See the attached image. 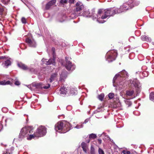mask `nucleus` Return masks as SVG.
Listing matches in <instances>:
<instances>
[{
    "label": "nucleus",
    "mask_w": 154,
    "mask_h": 154,
    "mask_svg": "<svg viewBox=\"0 0 154 154\" xmlns=\"http://www.w3.org/2000/svg\"><path fill=\"white\" fill-rule=\"evenodd\" d=\"M134 114L137 116H139L140 115V113L137 111L134 112Z\"/></svg>",
    "instance_id": "obj_39"
},
{
    "label": "nucleus",
    "mask_w": 154,
    "mask_h": 154,
    "mask_svg": "<svg viewBox=\"0 0 154 154\" xmlns=\"http://www.w3.org/2000/svg\"><path fill=\"white\" fill-rule=\"evenodd\" d=\"M22 45H23V44H22V45H21V46H22Z\"/></svg>",
    "instance_id": "obj_52"
},
{
    "label": "nucleus",
    "mask_w": 154,
    "mask_h": 154,
    "mask_svg": "<svg viewBox=\"0 0 154 154\" xmlns=\"http://www.w3.org/2000/svg\"><path fill=\"white\" fill-rule=\"evenodd\" d=\"M56 76V74H52L49 79L50 82L51 83L53 80L55 78Z\"/></svg>",
    "instance_id": "obj_25"
},
{
    "label": "nucleus",
    "mask_w": 154,
    "mask_h": 154,
    "mask_svg": "<svg viewBox=\"0 0 154 154\" xmlns=\"http://www.w3.org/2000/svg\"><path fill=\"white\" fill-rule=\"evenodd\" d=\"M91 154H95L94 149L92 147H91Z\"/></svg>",
    "instance_id": "obj_34"
},
{
    "label": "nucleus",
    "mask_w": 154,
    "mask_h": 154,
    "mask_svg": "<svg viewBox=\"0 0 154 154\" xmlns=\"http://www.w3.org/2000/svg\"><path fill=\"white\" fill-rule=\"evenodd\" d=\"M10 153H7V152H6L5 153V152L4 153H3V154H10Z\"/></svg>",
    "instance_id": "obj_47"
},
{
    "label": "nucleus",
    "mask_w": 154,
    "mask_h": 154,
    "mask_svg": "<svg viewBox=\"0 0 154 154\" xmlns=\"http://www.w3.org/2000/svg\"><path fill=\"white\" fill-rule=\"evenodd\" d=\"M131 84L136 88V91L137 93H139L141 90V85L138 80L137 79H133L131 83Z\"/></svg>",
    "instance_id": "obj_10"
},
{
    "label": "nucleus",
    "mask_w": 154,
    "mask_h": 154,
    "mask_svg": "<svg viewBox=\"0 0 154 154\" xmlns=\"http://www.w3.org/2000/svg\"><path fill=\"white\" fill-rule=\"evenodd\" d=\"M5 62L3 63V64L5 65L4 66H6L7 67L11 64V62L10 61L7 59H4Z\"/></svg>",
    "instance_id": "obj_19"
},
{
    "label": "nucleus",
    "mask_w": 154,
    "mask_h": 154,
    "mask_svg": "<svg viewBox=\"0 0 154 154\" xmlns=\"http://www.w3.org/2000/svg\"><path fill=\"white\" fill-rule=\"evenodd\" d=\"M83 127V124L81 123L79 124V125H76L75 127V128L77 129H80L81 128Z\"/></svg>",
    "instance_id": "obj_27"
},
{
    "label": "nucleus",
    "mask_w": 154,
    "mask_h": 154,
    "mask_svg": "<svg viewBox=\"0 0 154 154\" xmlns=\"http://www.w3.org/2000/svg\"><path fill=\"white\" fill-rule=\"evenodd\" d=\"M128 76V73L125 70H123L120 72L116 74L113 79V83L114 86V83L116 82L120 83L121 82L125 80L126 78Z\"/></svg>",
    "instance_id": "obj_4"
},
{
    "label": "nucleus",
    "mask_w": 154,
    "mask_h": 154,
    "mask_svg": "<svg viewBox=\"0 0 154 154\" xmlns=\"http://www.w3.org/2000/svg\"><path fill=\"white\" fill-rule=\"evenodd\" d=\"M32 133V129L29 127L23 128L21 130L19 134V138L20 140L26 137L27 140H31L34 138V135L31 134Z\"/></svg>",
    "instance_id": "obj_3"
},
{
    "label": "nucleus",
    "mask_w": 154,
    "mask_h": 154,
    "mask_svg": "<svg viewBox=\"0 0 154 154\" xmlns=\"http://www.w3.org/2000/svg\"><path fill=\"white\" fill-rule=\"evenodd\" d=\"M100 143H101V140H100Z\"/></svg>",
    "instance_id": "obj_51"
},
{
    "label": "nucleus",
    "mask_w": 154,
    "mask_h": 154,
    "mask_svg": "<svg viewBox=\"0 0 154 154\" xmlns=\"http://www.w3.org/2000/svg\"><path fill=\"white\" fill-rule=\"evenodd\" d=\"M104 97V95L103 94H101L98 96V98L100 100H102Z\"/></svg>",
    "instance_id": "obj_30"
},
{
    "label": "nucleus",
    "mask_w": 154,
    "mask_h": 154,
    "mask_svg": "<svg viewBox=\"0 0 154 154\" xmlns=\"http://www.w3.org/2000/svg\"><path fill=\"white\" fill-rule=\"evenodd\" d=\"M10 81H8L6 82L5 81H2L0 82V85H5L10 84Z\"/></svg>",
    "instance_id": "obj_24"
},
{
    "label": "nucleus",
    "mask_w": 154,
    "mask_h": 154,
    "mask_svg": "<svg viewBox=\"0 0 154 154\" xmlns=\"http://www.w3.org/2000/svg\"><path fill=\"white\" fill-rule=\"evenodd\" d=\"M67 2V1L66 0H61L60 1V2L61 3H66Z\"/></svg>",
    "instance_id": "obj_36"
},
{
    "label": "nucleus",
    "mask_w": 154,
    "mask_h": 154,
    "mask_svg": "<svg viewBox=\"0 0 154 154\" xmlns=\"http://www.w3.org/2000/svg\"><path fill=\"white\" fill-rule=\"evenodd\" d=\"M123 153L124 154H130V152L129 151H123Z\"/></svg>",
    "instance_id": "obj_40"
},
{
    "label": "nucleus",
    "mask_w": 154,
    "mask_h": 154,
    "mask_svg": "<svg viewBox=\"0 0 154 154\" xmlns=\"http://www.w3.org/2000/svg\"><path fill=\"white\" fill-rule=\"evenodd\" d=\"M46 133V128L42 126L39 127L37 129L36 132L34 133V137H39L45 135Z\"/></svg>",
    "instance_id": "obj_7"
},
{
    "label": "nucleus",
    "mask_w": 154,
    "mask_h": 154,
    "mask_svg": "<svg viewBox=\"0 0 154 154\" xmlns=\"http://www.w3.org/2000/svg\"><path fill=\"white\" fill-rule=\"evenodd\" d=\"M63 73H62L61 75H60V76H63Z\"/></svg>",
    "instance_id": "obj_48"
},
{
    "label": "nucleus",
    "mask_w": 154,
    "mask_h": 154,
    "mask_svg": "<svg viewBox=\"0 0 154 154\" xmlns=\"http://www.w3.org/2000/svg\"><path fill=\"white\" fill-rule=\"evenodd\" d=\"M88 119H86V120L85 121H84V122L83 123H86L87 122H88Z\"/></svg>",
    "instance_id": "obj_45"
},
{
    "label": "nucleus",
    "mask_w": 154,
    "mask_h": 154,
    "mask_svg": "<svg viewBox=\"0 0 154 154\" xmlns=\"http://www.w3.org/2000/svg\"><path fill=\"white\" fill-rule=\"evenodd\" d=\"M69 88H66L63 86L60 88L58 94L62 96H64L65 95H68L69 91Z\"/></svg>",
    "instance_id": "obj_9"
},
{
    "label": "nucleus",
    "mask_w": 154,
    "mask_h": 154,
    "mask_svg": "<svg viewBox=\"0 0 154 154\" xmlns=\"http://www.w3.org/2000/svg\"><path fill=\"white\" fill-rule=\"evenodd\" d=\"M2 111L3 112H5L8 111V109L5 108H3L2 109Z\"/></svg>",
    "instance_id": "obj_37"
},
{
    "label": "nucleus",
    "mask_w": 154,
    "mask_h": 154,
    "mask_svg": "<svg viewBox=\"0 0 154 154\" xmlns=\"http://www.w3.org/2000/svg\"><path fill=\"white\" fill-rule=\"evenodd\" d=\"M119 103H118L117 105V106H115V107H120L121 105V103H120V102H119Z\"/></svg>",
    "instance_id": "obj_42"
},
{
    "label": "nucleus",
    "mask_w": 154,
    "mask_h": 154,
    "mask_svg": "<svg viewBox=\"0 0 154 154\" xmlns=\"http://www.w3.org/2000/svg\"><path fill=\"white\" fill-rule=\"evenodd\" d=\"M125 103L127 105H128L129 106H131L132 103L131 102L128 100H126L125 101Z\"/></svg>",
    "instance_id": "obj_33"
},
{
    "label": "nucleus",
    "mask_w": 154,
    "mask_h": 154,
    "mask_svg": "<svg viewBox=\"0 0 154 154\" xmlns=\"http://www.w3.org/2000/svg\"><path fill=\"white\" fill-rule=\"evenodd\" d=\"M114 94L112 93H110L108 94V97L110 99H112L114 97Z\"/></svg>",
    "instance_id": "obj_29"
},
{
    "label": "nucleus",
    "mask_w": 154,
    "mask_h": 154,
    "mask_svg": "<svg viewBox=\"0 0 154 154\" xmlns=\"http://www.w3.org/2000/svg\"><path fill=\"white\" fill-rule=\"evenodd\" d=\"M35 85L36 87L38 88L47 89L50 87V84H48L45 85L41 82L37 83L35 84Z\"/></svg>",
    "instance_id": "obj_12"
},
{
    "label": "nucleus",
    "mask_w": 154,
    "mask_h": 154,
    "mask_svg": "<svg viewBox=\"0 0 154 154\" xmlns=\"http://www.w3.org/2000/svg\"><path fill=\"white\" fill-rule=\"evenodd\" d=\"M117 55V54L116 51L112 50L109 51L106 55V60L109 62H112L115 60Z\"/></svg>",
    "instance_id": "obj_6"
},
{
    "label": "nucleus",
    "mask_w": 154,
    "mask_h": 154,
    "mask_svg": "<svg viewBox=\"0 0 154 154\" xmlns=\"http://www.w3.org/2000/svg\"><path fill=\"white\" fill-rule=\"evenodd\" d=\"M26 42L28 45L31 47L35 48L36 44L34 40L32 38H27L26 39Z\"/></svg>",
    "instance_id": "obj_11"
},
{
    "label": "nucleus",
    "mask_w": 154,
    "mask_h": 154,
    "mask_svg": "<svg viewBox=\"0 0 154 154\" xmlns=\"http://www.w3.org/2000/svg\"><path fill=\"white\" fill-rule=\"evenodd\" d=\"M134 93V91L133 90H129L127 91H126V95L127 96H132Z\"/></svg>",
    "instance_id": "obj_23"
},
{
    "label": "nucleus",
    "mask_w": 154,
    "mask_h": 154,
    "mask_svg": "<svg viewBox=\"0 0 154 154\" xmlns=\"http://www.w3.org/2000/svg\"><path fill=\"white\" fill-rule=\"evenodd\" d=\"M77 91L75 88H69L68 95H73L77 94Z\"/></svg>",
    "instance_id": "obj_18"
},
{
    "label": "nucleus",
    "mask_w": 154,
    "mask_h": 154,
    "mask_svg": "<svg viewBox=\"0 0 154 154\" xmlns=\"http://www.w3.org/2000/svg\"><path fill=\"white\" fill-rule=\"evenodd\" d=\"M17 65L19 67L24 70H28L31 72H33L34 70L33 69L28 68L26 65L21 63H18Z\"/></svg>",
    "instance_id": "obj_14"
},
{
    "label": "nucleus",
    "mask_w": 154,
    "mask_h": 154,
    "mask_svg": "<svg viewBox=\"0 0 154 154\" xmlns=\"http://www.w3.org/2000/svg\"><path fill=\"white\" fill-rule=\"evenodd\" d=\"M4 57L3 56L0 57V59H4Z\"/></svg>",
    "instance_id": "obj_46"
},
{
    "label": "nucleus",
    "mask_w": 154,
    "mask_h": 154,
    "mask_svg": "<svg viewBox=\"0 0 154 154\" xmlns=\"http://www.w3.org/2000/svg\"><path fill=\"white\" fill-rule=\"evenodd\" d=\"M71 58L68 57H66L65 59L66 63L65 65L66 69L68 71H72L75 68V66L74 64H72L70 60Z\"/></svg>",
    "instance_id": "obj_8"
},
{
    "label": "nucleus",
    "mask_w": 154,
    "mask_h": 154,
    "mask_svg": "<svg viewBox=\"0 0 154 154\" xmlns=\"http://www.w3.org/2000/svg\"><path fill=\"white\" fill-rule=\"evenodd\" d=\"M148 75V72L146 71H144L142 72H140V76L141 78H143L144 77L147 76Z\"/></svg>",
    "instance_id": "obj_22"
},
{
    "label": "nucleus",
    "mask_w": 154,
    "mask_h": 154,
    "mask_svg": "<svg viewBox=\"0 0 154 154\" xmlns=\"http://www.w3.org/2000/svg\"><path fill=\"white\" fill-rule=\"evenodd\" d=\"M10 1V0H2V2L4 4H7Z\"/></svg>",
    "instance_id": "obj_31"
},
{
    "label": "nucleus",
    "mask_w": 154,
    "mask_h": 154,
    "mask_svg": "<svg viewBox=\"0 0 154 154\" xmlns=\"http://www.w3.org/2000/svg\"><path fill=\"white\" fill-rule=\"evenodd\" d=\"M98 152L99 154H104L103 150L100 148H99Z\"/></svg>",
    "instance_id": "obj_32"
},
{
    "label": "nucleus",
    "mask_w": 154,
    "mask_h": 154,
    "mask_svg": "<svg viewBox=\"0 0 154 154\" xmlns=\"http://www.w3.org/2000/svg\"><path fill=\"white\" fill-rule=\"evenodd\" d=\"M75 0H69V2L70 4H72L74 3Z\"/></svg>",
    "instance_id": "obj_41"
},
{
    "label": "nucleus",
    "mask_w": 154,
    "mask_h": 154,
    "mask_svg": "<svg viewBox=\"0 0 154 154\" xmlns=\"http://www.w3.org/2000/svg\"><path fill=\"white\" fill-rule=\"evenodd\" d=\"M139 3L140 2L138 1L129 0L128 2L124 3L119 8L114 7L104 10V15H103L101 18L100 17L103 11L102 10L100 9L98 11V15L97 16V21L99 23H103L105 22L103 20V19L108 17L112 16L116 14L120 13L124 11L131 9L134 6H137Z\"/></svg>",
    "instance_id": "obj_1"
},
{
    "label": "nucleus",
    "mask_w": 154,
    "mask_h": 154,
    "mask_svg": "<svg viewBox=\"0 0 154 154\" xmlns=\"http://www.w3.org/2000/svg\"><path fill=\"white\" fill-rule=\"evenodd\" d=\"M83 15L85 17H90L92 15L91 14L88 9H87L85 8L84 10H83Z\"/></svg>",
    "instance_id": "obj_17"
},
{
    "label": "nucleus",
    "mask_w": 154,
    "mask_h": 154,
    "mask_svg": "<svg viewBox=\"0 0 154 154\" xmlns=\"http://www.w3.org/2000/svg\"><path fill=\"white\" fill-rule=\"evenodd\" d=\"M81 146L84 152L86 153L87 149V144L85 142H83L81 143Z\"/></svg>",
    "instance_id": "obj_21"
},
{
    "label": "nucleus",
    "mask_w": 154,
    "mask_h": 154,
    "mask_svg": "<svg viewBox=\"0 0 154 154\" xmlns=\"http://www.w3.org/2000/svg\"><path fill=\"white\" fill-rule=\"evenodd\" d=\"M14 84L15 85H18L20 84V83L19 81L17 80L15 82Z\"/></svg>",
    "instance_id": "obj_38"
},
{
    "label": "nucleus",
    "mask_w": 154,
    "mask_h": 154,
    "mask_svg": "<svg viewBox=\"0 0 154 154\" xmlns=\"http://www.w3.org/2000/svg\"><path fill=\"white\" fill-rule=\"evenodd\" d=\"M71 128L70 123L66 121L58 122L55 125V131L61 133H65L69 131Z\"/></svg>",
    "instance_id": "obj_2"
},
{
    "label": "nucleus",
    "mask_w": 154,
    "mask_h": 154,
    "mask_svg": "<svg viewBox=\"0 0 154 154\" xmlns=\"http://www.w3.org/2000/svg\"><path fill=\"white\" fill-rule=\"evenodd\" d=\"M141 39L143 41L147 42H150L151 41V39L149 37H148L145 35L141 36Z\"/></svg>",
    "instance_id": "obj_20"
},
{
    "label": "nucleus",
    "mask_w": 154,
    "mask_h": 154,
    "mask_svg": "<svg viewBox=\"0 0 154 154\" xmlns=\"http://www.w3.org/2000/svg\"><path fill=\"white\" fill-rule=\"evenodd\" d=\"M55 48H52V51H53V53L54 54V52Z\"/></svg>",
    "instance_id": "obj_43"
},
{
    "label": "nucleus",
    "mask_w": 154,
    "mask_h": 154,
    "mask_svg": "<svg viewBox=\"0 0 154 154\" xmlns=\"http://www.w3.org/2000/svg\"><path fill=\"white\" fill-rule=\"evenodd\" d=\"M89 141H90V140H88V142L89 143Z\"/></svg>",
    "instance_id": "obj_49"
},
{
    "label": "nucleus",
    "mask_w": 154,
    "mask_h": 154,
    "mask_svg": "<svg viewBox=\"0 0 154 154\" xmlns=\"http://www.w3.org/2000/svg\"><path fill=\"white\" fill-rule=\"evenodd\" d=\"M6 14V10L4 9L2 7H0V20L3 21L4 16Z\"/></svg>",
    "instance_id": "obj_15"
},
{
    "label": "nucleus",
    "mask_w": 154,
    "mask_h": 154,
    "mask_svg": "<svg viewBox=\"0 0 154 154\" xmlns=\"http://www.w3.org/2000/svg\"><path fill=\"white\" fill-rule=\"evenodd\" d=\"M56 2V0H52L49 2L47 3L45 6V9L46 10H48L50 7L54 5Z\"/></svg>",
    "instance_id": "obj_16"
},
{
    "label": "nucleus",
    "mask_w": 154,
    "mask_h": 154,
    "mask_svg": "<svg viewBox=\"0 0 154 154\" xmlns=\"http://www.w3.org/2000/svg\"><path fill=\"white\" fill-rule=\"evenodd\" d=\"M21 21L23 23H26V20L24 17H22L21 19Z\"/></svg>",
    "instance_id": "obj_35"
},
{
    "label": "nucleus",
    "mask_w": 154,
    "mask_h": 154,
    "mask_svg": "<svg viewBox=\"0 0 154 154\" xmlns=\"http://www.w3.org/2000/svg\"><path fill=\"white\" fill-rule=\"evenodd\" d=\"M53 58L50 59L48 61H47V59H43L42 61L44 63H45L46 65H50L51 64H53L54 65H55V59L54 58V55H53Z\"/></svg>",
    "instance_id": "obj_13"
},
{
    "label": "nucleus",
    "mask_w": 154,
    "mask_h": 154,
    "mask_svg": "<svg viewBox=\"0 0 154 154\" xmlns=\"http://www.w3.org/2000/svg\"><path fill=\"white\" fill-rule=\"evenodd\" d=\"M96 135L95 134H91L89 135V138H92V139H94L96 137Z\"/></svg>",
    "instance_id": "obj_28"
},
{
    "label": "nucleus",
    "mask_w": 154,
    "mask_h": 154,
    "mask_svg": "<svg viewBox=\"0 0 154 154\" xmlns=\"http://www.w3.org/2000/svg\"><path fill=\"white\" fill-rule=\"evenodd\" d=\"M0 23L2 24V23L1 22H0Z\"/></svg>",
    "instance_id": "obj_50"
},
{
    "label": "nucleus",
    "mask_w": 154,
    "mask_h": 154,
    "mask_svg": "<svg viewBox=\"0 0 154 154\" xmlns=\"http://www.w3.org/2000/svg\"><path fill=\"white\" fill-rule=\"evenodd\" d=\"M150 99L154 102V93L152 92L150 94Z\"/></svg>",
    "instance_id": "obj_26"
},
{
    "label": "nucleus",
    "mask_w": 154,
    "mask_h": 154,
    "mask_svg": "<svg viewBox=\"0 0 154 154\" xmlns=\"http://www.w3.org/2000/svg\"><path fill=\"white\" fill-rule=\"evenodd\" d=\"M84 6L81 2H79L76 3L75 8L73 12L72 13L71 15V17L72 18H75L76 17L79 15L81 11L82 10H84L85 9Z\"/></svg>",
    "instance_id": "obj_5"
},
{
    "label": "nucleus",
    "mask_w": 154,
    "mask_h": 154,
    "mask_svg": "<svg viewBox=\"0 0 154 154\" xmlns=\"http://www.w3.org/2000/svg\"><path fill=\"white\" fill-rule=\"evenodd\" d=\"M2 128V125L0 123V131L1 130V129Z\"/></svg>",
    "instance_id": "obj_44"
}]
</instances>
